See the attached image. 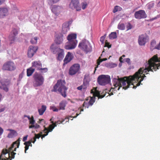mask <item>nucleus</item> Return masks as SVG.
<instances>
[{"instance_id": "f257e3e1", "label": "nucleus", "mask_w": 160, "mask_h": 160, "mask_svg": "<svg viewBox=\"0 0 160 160\" xmlns=\"http://www.w3.org/2000/svg\"><path fill=\"white\" fill-rule=\"evenodd\" d=\"M147 64L148 66H146L145 68H140L133 76L121 78H114L113 84L115 88L118 87L117 90H119L122 87L123 89L126 90L130 86L133 85V88H135L140 85L141 81L146 77L145 74L148 73V72L155 71L160 69V58L158 57L157 54L155 55L148 61Z\"/></svg>"}, {"instance_id": "f03ea898", "label": "nucleus", "mask_w": 160, "mask_h": 160, "mask_svg": "<svg viewBox=\"0 0 160 160\" xmlns=\"http://www.w3.org/2000/svg\"><path fill=\"white\" fill-rule=\"evenodd\" d=\"M66 82L65 80L59 79L58 80L56 83L53 86L52 90V92H59L62 96L65 98L67 96L66 92L68 88L65 86Z\"/></svg>"}, {"instance_id": "7ed1b4c3", "label": "nucleus", "mask_w": 160, "mask_h": 160, "mask_svg": "<svg viewBox=\"0 0 160 160\" xmlns=\"http://www.w3.org/2000/svg\"><path fill=\"white\" fill-rule=\"evenodd\" d=\"M77 37L76 33H71L68 35L67 38L68 42L65 46L66 49L69 50L75 48L78 42L76 40Z\"/></svg>"}, {"instance_id": "20e7f679", "label": "nucleus", "mask_w": 160, "mask_h": 160, "mask_svg": "<svg viewBox=\"0 0 160 160\" xmlns=\"http://www.w3.org/2000/svg\"><path fill=\"white\" fill-rule=\"evenodd\" d=\"M97 88H94L91 91V93L93 94V97H91L89 101L88 102L89 104L92 106L95 102V97H98L99 98H102L105 97L106 94V91L103 92V94L101 95L100 92L97 90Z\"/></svg>"}, {"instance_id": "39448f33", "label": "nucleus", "mask_w": 160, "mask_h": 160, "mask_svg": "<svg viewBox=\"0 0 160 160\" xmlns=\"http://www.w3.org/2000/svg\"><path fill=\"white\" fill-rule=\"evenodd\" d=\"M50 50L53 53H58L57 59L58 60L61 61L64 58V51L63 49L58 48L55 44H52L50 47Z\"/></svg>"}, {"instance_id": "423d86ee", "label": "nucleus", "mask_w": 160, "mask_h": 160, "mask_svg": "<svg viewBox=\"0 0 160 160\" xmlns=\"http://www.w3.org/2000/svg\"><path fill=\"white\" fill-rule=\"evenodd\" d=\"M20 138H19L17 141L14 142L11 145L8 150V158L10 160H11L12 159L14 158L15 155L16 154L15 152H13V151H16L17 148H18L20 144Z\"/></svg>"}, {"instance_id": "0eeeda50", "label": "nucleus", "mask_w": 160, "mask_h": 160, "mask_svg": "<svg viewBox=\"0 0 160 160\" xmlns=\"http://www.w3.org/2000/svg\"><path fill=\"white\" fill-rule=\"evenodd\" d=\"M34 82L33 86L37 87L42 86L44 83V79L43 75L40 73L35 72L33 75Z\"/></svg>"}, {"instance_id": "6e6552de", "label": "nucleus", "mask_w": 160, "mask_h": 160, "mask_svg": "<svg viewBox=\"0 0 160 160\" xmlns=\"http://www.w3.org/2000/svg\"><path fill=\"white\" fill-rule=\"evenodd\" d=\"M2 69L3 70L12 71L16 69V66L13 62L8 61L3 64Z\"/></svg>"}, {"instance_id": "1a4fd4ad", "label": "nucleus", "mask_w": 160, "mask_h": 160, "mask_svg": "<svg viewBox=\"0 0 160 160\" xmlns=\"http://www.w3.org/2000/svg\"><path fill=\"white\" fill-rule=\"evenodd\" d=\"M78 47L86 52H90L92 49V47L89 42L86 40H83L80 43Z\"/></svg>"}, {"instance_id": "9d476101", "label": "nucleus", "mask_w": 160, "mask_h": 160, "mask_svg": "<svg viewBox=\"0 0 160 160\" xmlns=\"http://www.w3.org/2000/svg\"><path fill=\"white\" fill-rule=\"evenodd\" d=\"M110 81V77L108 75H102L99 76L98 78V83L101 85H105L108 83Z\"/></svg>"}, {"instance_id": "9b49d317", "label": "nucleus", "mask_w": 160, "mask_h": 160, "mask_svg": "<svg viewBox=\"0 0 160 160\" xmlns=\"http://www.w3.org/2000/svg\"><path fill=\"white\" fill-rule=\"evenodd\" d=\"M10 80L7 79H3L1 80V85L0 86V89L4 91L7 92L9 91V85L10 83Z\"/></svg>"}, {"instance_id": "f8f14e48", "label": "nucleus", "mask_w": 160, "mask_h": 160, "mask_svg": "<svg viewBox=\"0 0 160 160\" xmlns=\"http://www.w3.org/2000/svg\"><path fill=\"white\" fill-rule=\"evenodd\" d=\"M69 7L71 9H76L77 11H80L81 9L78 0H72L69 4Z\"/></svg>"}, {"instance_id": "ddd939ff", "label": "nucleus", "mask_w": 160, "mask_h": 160, "mask_svg": "<svg viewBox=\"0 0 160 160\" xmlns=\"http://www.w3.org/2000/svg\"><path fill=\"white\" fill-rule=\"evenodd\" d=\"M80 65L78 63L73 64L70 68L69 70V74L71 75L75 74L79 70Z\"/></svg>"}, {"instance_id": "4468645a", "label": "nucleus", "mask_w": 160, "mask_h": 160, "mask_svg": "<svg viewBox=\"0 0 160 160\" xmlns=\"http://www.w3.org/2000/svg\"><path fill=\"white\" fill-rule=\"evenodd\" d=\"M134 16L136 18L140 19L146 18L147 15L144 10H140L135 13Z\"/></svg>"}, {"instance_id": "2eb2a0df", "label": "nucleus", "mask_w": 160, "mask_h": 160, "mask_svg": "<svg viewBox=\"0 0 160 160\" xmlns=\"http://www.w3.org/2000/svg\"><path fill=\"white\" fill-rule=\"evenodd\" d=\"M38 49L37 46H30L29 47L28 52V56L29 58L32 57Z\"/></svg>"}, {"instance_id": "dca6fc26", "label": "nucleus", "mask_w": 160, "mask_h": 160, "mask_svg": "<svg viewBox=\"0 0 160 160\" xmlns=\"http://www.w3.org/2000/svg\"><path fill=\"white\" fill-rule=\"evenodd\" d=\"M62 10V8L59 6L54 5L51 7L52 12L56 16H58Z\"/></svg>"}, {"instance_id": "f3484780", "label": "nucleus", "mask_w": 160, "mask_h": 160, "mask_svg": "<svg viewBox=\"0 0 160 160\" xmlns=\"http://www.w3.org/2000/svg\"><path fill=\"white\" fill-rule=\"evenodd\" d=\"M148 37L146 34L141 35L139 37L138 42L140 45H144L147 42Z\"/></svg>"}, {"instance_id": "a211bd4d", "label": "nucleus", "mask_w": 160, "mask_h": 160, "mask_svg": "<svg viewBox=\"0 0 160 160\" xmlns=\"http://www.w3.org/2000/svg\"><path fill=\"white\" fill-rule=\"evenodd\" d=\"M80 114V113H79V114L77 113L76 115L74 117L69 116V117H67L65 119H63L62 121L59 120L57 122H54V123H55L56 125H57L58 124H60L61 123L64 124L65 123L67 122H68L69 121V119H70V118H76L78 115H79Z\"/></svg>"}, {"instance_id": "6ab92c4d", "label": "nucleus", "mask_w": 160, "mask_h": 160, "mask_svg": "<svg viewBox=\"0 0 160 160\" xmlns=\"http://www.w3.org/2000/svg\"><path fill=\"white\" fill-rule=\"evenodd\" d=\"M73 58V56L71 53L68 52L63 60V65L70 62Z\"/></svg>"}, {"instance_id": "aec40b11", "label": "nucleus", "mask_w": 160, "mask_h": 160, "mask_svg": "<svg viewBox=\"0 0 160 160\" xmlns=\"http://www.w3.org/2000/svg\"><path fill=\"white\" fill-rule=\"evenodd\" d=\"M32 67H33L37 70H40L42 67V65L40 61H34L32 63Z\"/></svg>"}, {"instance_id": "412c9836", "label": "nucleus", "mask_w": 160, "mask_h": 160, "mask_svg": "<svg viewBox=\"0 0 160 160\" xmlns=\"http://www.w3.org/2000/svg\"><path fill=\"white\" fill-rule=\"evenodd\" d=\"M69 30V23L66 22L64 23L62 26V33L63 34H66Z\"/></svg>"}, {"instance_id": "4be33fe9", "label": "nucleus", "mask_w": 160, "mask_h": 160, "mask_svg": "<svg viewBox=\"0 0 160 160\" xmlns=\"http://www.w3.org/2000/svg\"><path fill=\"white\" fill-rule=\"evenodd\" d=\"M8 153V150L3 149L0 155V160H9L8 158L6 157L5 155Z\"/></svg>"}, {"instance_id": "5701e85b", "label": "nucleus", "mask_w": 160, "mask_h": 160, "mask_svg": "<svg viewBox=\"0 0 160 160\" xmlns=\"http://www.w3.org/2000/svg\"><path fill=\"white\" fill-rule=\"evenodd\" d=\"M63 36L62 34H60L57 35L55 41L57 44H60L62 42Z\"/></svg>"}, {"instance_id": "b1692460", "label": "nucleus", "mask_w": 160, "mask_h": 160, "mask_svg": "<svg viewBox=\"0 0 160 160\" xmlns=\"http://www.w3.org/2000/svg\"><path fill=\"white\" fill-rule=\"evenodd\" d=\"M7 130L10 131V132L8 133V137L9 138H12L14 136L17 135V133L16 131L14 130L8 129Z\"/></svg>"}, {"instance_id": "393cba45", "label": "nucleus", "mask_w": 160, "mask_h": 160, "mask_svg": "<svg viewBox=\"0 0 160 160\" xmlns=\"http://www.w3.org/2000/svg\"><path fill=\"white\" fill-rule=\"evenodd\" d=\"M8 10L6 8H0V18L3 17L7 13Z\"/></svg>"}, {"instance_id": "a878e982", "label": "nucleus", "mask_w": 160, "mask_h": 160, "mask_svg": "<svg viewBox=\"0 0 160 160\" xmlns=\"http://www.w3.org/2000/svg\"><path fill=\"white\" fill-rule=\"evenodd\" d=\"M67 103L66 100L62 101L59 104V110H65Z\"/></svg>"}, {"instance_id": "bb28decb", "label": "nucleus", "mask_w": 160, "mask_h": 160, "mask_svg": "<svg viewBox=\"0 0 160 160\" xmlns=\"http://www.w3.org/2000/svg\"><path fill=\"white\" fill-rule=\"evenodd\" d=\"M107 60V58H104L103 59H101L100 57H99V58L97 60V65L95 68V70L94 72V73H95V72L97 69V68L98 67V66L100 64V63L102 62L103 61H105Z\"/></svg>"}, {"instance_id": "cd10ccee", "label": "nucleus", "mask_w": 160, "mask_h": 160, "mask_svg": "<svg viewBox=\"0 0 160 160\" xmlns=\"http://www.w3.org/2000/svg\"><path fill=\"white\" fill-rule=\"evenodd\" d=\"M35 69L33 68L32 67L27 69V76L28 77L31 76L35 71Z\"/></svg>"}, {"instance_id": "c85d7f7f", "label": "nucleus", "mask_w": 160, "mask_h": 160, "mask_svg": "<svg viewBox=\"0 0 160 160\" xmlns=\"http://www.w3.org/2000/svg\"><path fill=\"white\" fill-rule=\"evenodd\" d=\"M47 107L45 105H42L41 108L38 109L39 114L40 115H42L46 110Z\"/></svg>"}, {"instance_id": "c756f323", "label": "nucleus", "mask_w": 160, "mask_h": 160, "mask_svg": "<svg viewBox=\"0 0 160 160\" xmlns=\"http://www.w3.org/2000/svg\"><path fill=\"white\" fill-rule=\"evenodd\" d=\"M32 140H31L28 142H25L24 143V145H25V153H26V151L28 149L29 147V146H32Z\"/></svg>"}, {"instance_id": "7c9ffc66", "label": "nucleus", "mask_w": 160, "mask_h": 160, "mask_svg": "<svg viewBox=\"0 0 160 160\" xmlns=\"http://www.w3.org/2000/svg\"><path fill=\"white\" fill-rule=\"evenodd\" d=\"M51 123L52 124L50 125L48 129V132H51L52 130L54 129L55 127L57 126V125H56L55 123H54L53 121H52Z\"/></svg>"}, {"instance_id": "2f4dec72", "label": "nucleus", "mask_w": 160, "mask_h": 160, "mask_svg": "<svg viewBox=\"0 0 160 160\" xmlns=\"http://www.w3.org/2000/svg\"><path fill=\"white\" fill-rule=\"evenodd\" d=\"M118 28L121 30H125V25L124 23L119 22L118 25Z\"/></svg>"}, {"instance_id": "473e14b6", "label": "nucleus", "mask_w": 160, "mask_h": 160, "mask_svg": "<svg viewBox=\"0 0 160 160\" xmlns=\"http://www.w3.org/2000/svg\"><path fill=\"white\" fill-rule=\"evenodd\" d=\"M109 37L110 39H111L116 38H117L116 32H111L109 35Z\"/></svg>"}, {"instance_id": "72a5a7b5", "label": "nucleus", "mask_w": 160, "mask_h": 160, "mask_svg": "<svg viewBox=\"0 0 160 160\" xmlns=\"http://www.w3.org/2000/svg\"><path fill=\"white\" fill-rule=\"evenodd\" d=\"M16 38L15 36H13L12 34H10L9 36V39L10 41L11 44L15 42Z\"/></svg>"}, {"instance_id": "f704fd0d", "label": "nucleus", "mask_w": 160, "mask_h": 160, "mask_svg": "<svg viewBox=\"0 0 160 160\" xmlns=\"http://www.w3.org/2000/svg\"><path fill=\"white\" fill-rule=\"evenodd\" d=\"M105 66L110 68H112L116 67L117 65L115 63H107L105 64Z\"/></svg>"}, {"instance_id": "c9c22d12", "label": "nucleus", "mask_w": 160, "mask_h": 160, "mask_svg": "<svg viewBox=\"0 0 160 160\" xmlns=\"http://www.w3.org/2000/svg\"><path fill=\"white\" fill-rule=\"evenodd\" d=\"M28 118L29 121V124H31L32 125L34 124L35 121L33 116H32L31 117H28Z\"/></svg>"}, {"instance_id": "e433bc0d", "label": "nucleus", "mask_w": 160, "mask_h": 160, "mask_svg": "<svg viewBox=\"0 0 160 160\" xmlns=\"http://www.w3.org/2000/svg\"><path fill=\"white\" fill-rule=\"evenodd\" d=\"M38 39V38L37 37H35L33 38H32L30 42L32 44H36L37 42Z\"/></svg>"}, {"instance_id": "4c0bfd02", "label": "nucleus", "mask_w": 160, "mask_h": 160, "mask_svg": "<svg viewBox=\"0 0 160 160\" xmlns=\"http://www.w3.org/2000/svg\"><path fill=\"white\" fill-rule=\"evenodd\" d=\"M59 0H48V3L52 5V4L58 2Z\"/></svg>"}, {"instance_id": "58836bf2", "label": "nucleus", "mask_w": 160, "mask_h": 160, "mask_svg": "<svg viewBox=\"0 0 160 160\" xmlns=\"http://www.w3.org/2000/svg\"><path fill=\"white\" fill-rule=\"evenodd\" d=\"M41 134H40V133H39V134H35V137H34L33 138V139H34V140L32 142L33 143H34L36 141V139L37 138H39L40 137H41Z\"/></svg>"}, {"instance_id": "ea45409f", "label": "nucleus", "mask_w": 160, "mask_h": 160, "mask_svg": "<svg viewBox=\"0 0 160 160\" xmlns=\"http://www.w3.org/2000/svg\"><path fill=\"white\" fill-rule=\"evenodd\" d=\"M81 7L83 10H84L87 7L88 4L86 2H84L81 3Z\"/></svg>"}, {"instance_id": "a19ab883", "label": "nucleus", "mask_w": 160, "mask_h": 160, "mask_svg": "<svg viewBox=\"0 0 160 160\" xmlns=\"http://www.w3.org/2000/svg\"><path fill=\"white\" fill-rule=\"evenodd\" d=\"M11 34H12L13 36H16L18 34V31L16 29L13 28L12 30Z\"/></svg>"}, {"instance_id": "79ce46f5", "label": "nucleus", "mask_w": 160, "mask_h": 160, "mask_svg": "<svg viewBox=\"0 0 160 160\" xmlns=\"http://www.w3.org/2000/svg\"><path fill=\"white\" fill-rule=\"evenodd\" d=\"M40 127V126L38 124H36L35 125H31L29 126V128H38Z\"/></svg>"}, {"instance_id": "37998d69", "label": "nucleus", "mask_w": 160, "mask_h": 160, "mask_svg": "<svg viewBox=\"0 0 160 160\" xmlns=\"http://www.w3.org/2000/svg\"><path fill=\"white\" fill-rule=\"evenodd\" d=\"M156 41L154 40H152L151 43V48L152 49L154 48H155V47H156Z\"/></svg>"}, {"instance_id": "c03bdc74", "label": "nucleus", "mask_w": 160, "mask_h": 160, "mask_svg": "<svg viewBox=\"0 0 160 160\" xmlns=\"http://www.w3.org/2000/svg\"><path fill=\"white\" fill-rule=\"evenodd\" d=\"M41 72L42 73H44L47 72L48 69L47 68H42V67L40 68V70Z\"/></svg>"}, {"instance_id": "a18cd8bd", "label": "nucleus", "mask_w": 160, "mask_h": 160, "mask_svg": "<svg viewBox=\"0 0 160 160\" xmlns=\"http://www.w3.org/2000/svg\"><path fill=\"white\" fill-rule=\"evenodd\" d=\"M90 106V105L89 104L88 102H84L82 105V107H85V108H88Z\"/></svg>"}, {"instance_id": "49530a36", "label": "nucleus", "mask_w": 160, "mask_h": 160, "mask_svg": "<svg viewBox=\"0 0 160 160\" xmlns=\"http://www.w3.org/2000/svg\"><path fill=\"white\" fill-rule=\"evenodd\" d=\"M106 37V34L104 35V36H102L100 38V41L103 44L105 39Z\"/></svg>"}, {"instance_id": "de8ad7c7", "label": "nucleus", "mask_w": 160, "mask_h": 160, "mask_svg": "<svg viewBox=\"0 0 160 160\" xmlns=\"http://www.w3.org/2000/svg\"><path fill=\"white\" fill-rule=\"evenodd\" d=\"M132 25L130 23H128L126 26L127 31L128 30L132 28Z\"/></svg>"}, {"instance_id": "09e8293b", "label": "nucleus", "mask_w": 160, "mask_h": 160, "mask_svg": "<svg viewBox=\"0 0 160 160\" xmlns=\"http://www.w3.org/2000/svg\"><path fill=\"white\" fill-rule=\"evenodd\" d=\"M50 108L54 112H58V109L55 106L51 107Z\"/></svg>"}, {"instance_id": "8fccbe9b", "label": "nucleus", "mask_w": 160, "mask_h": 160, "mask_svg": "<svg viewBox=\"0 0 160 160\" xmlns=\"http://www.w3.org/2000/svg\"><path fill=\"white\" fill-rule=\"evenodd\" d=\"M119 7L118 6H116L113 10V12L114 13L118 11V8Z\"/></svg>"}, {"instance_id": "3c124183", "label": "nucleus", "mask_w": 160, "mask_h": 160, "mask_svg": "<svg viewBox=\"0 0 160 160\" xmlns=\"http://www.w3.org/2000/svg\"><path fill=\"white\" fill-rule=\"evenodd\" d=\"M87 82H83V84L82 85V86H83V87H82V89H86L87 87Z\"/></svg>"}, {"instance_id": "603ef678", "label": "nucleus", "mask_w": 160, "mask_h": 160, "mask_svg": "<svg viewBox=\"0 0 160 160\" xmlns=\"http://www.w3.org/2000/svg\"><path fill=\"white\" fill-rule=\"evenodd\" d=\"M125 61L127 62L128 65H130L131 63L130 62V58H128L125 59Z\"/></svg>"}, {"instance_id": "864d4df0", "label": "nucleus", "mask_w": 160, "mask_h": 160, "mask_svg": "<svg viewBox=\"0 0 160 160\" xmlns=\"http://www.w3.org/2000/svg\"><path fill=\"white\" fill-rule=\"evenodd\" d=\"M105 47H107L108 48H110L111 47V45H109V43L107 42V41H105Z\"/></svg>"}, {"instance_id": "5fc2aeb1", "label": "nucleus", "mask_w": 160, "mask_h": 160, "mask_svg": "<svg viewBox=\"0 0 160 160\" xmlns=\"http://www.w3.org/2000/svg\"><path fill=\"white\" fill-rule=\"evenodd\" d=\"M47 132V133L46 134H42V132H40V134H41V137L42 138V139L43 138H44L45 136H46L48 134V131H47L46 132Z\"/></svg>"}, {"instance_id": "6e6d98bb", "label": "nucleus", "mask_w": 160, "mask_h": 160, "mask_svg": "<svg viewBox=\"0 0 160 160\" xmlns=\"http://www.w3.org/2000/svg\"><path fill=\"white\" fill-rule=\"evenodd\" d=\"M154 48V49H156L158 50H160V42L157 46L155 47Z\"/></svg>"}, {"instance_id": "4d7b16f0", "label": "nucleus", "mask_w": 160, "mask_h": 160, "mask_svg": "<svg viewBox=\"0 0 160 160\" xmlns=\"http://www.w3.org/2000/svg\"><path fill=\"white\" fill-rule=\"evenodd\" d=\"M3 129L1 127H0V136L2 135V134L3 133Z\"/></svg>"}, {"instance_id": "13d9d810", "label": "nucleus", "mask_w": 160, "mask_h": 160, "mask_svg": "<svg viewBox=\"0 0 160 160\" xmlns=\"http://www.w3.org/2000/svg\"><path fill=\"white\" fill-rule=\"evenodd\" d=\"M5 107H4L1 109H0V113L3 112L5 109Z\"/></svg>"}, {"instance_id": "bf43d9fd", "label": "nucleus", "mask_w": 160, "mask_h": 160, "mask_svg": "<svg viewBox=\"0 0 160 160\" xmlns=\"http://www.w3.org/2000/svg\"><path fill=\"white\" fill-rule=\"evenodd\" d=\"M122 59H123V58H122V57H121L120 58L119 60L120 62L123 63L124 62L122 60Z\"/></svg>"}, {"instance_id": "052dcab7", "label": "nucleus", "mask_w": 160, "mask_h": 160, "mask_svg": "<svg viewBox=\"0 0 160 160\" xmlns=\"http://www.w3.org/2000/svg\"><path fill=\"white\" fill-rule=\"evenodd\" d=\"M82 87H83V86H82V85H81L80 86L78 87L77 88V89L78 90H82Z\"/></svg>"}, {"instance_id": "680f3d73", "label": "nucleus", "mask_w": 160, "mask_h": 160, "mask_svg": "<svg viewBox=\"0 0 160 160\" xmlns=\"http://www.w3.org/2000/svg\"><path fill=\"white\" fill-rule=\"evenodd\" d=\"M27 137H28V135L24 137L23 138V141L25 142L27 139Z\"/></svg>"}, {"instance_id": "e2e57ef3", "label": "nucleus", "mask_w": 160, "mask_h": 160, "mask_svg": "<svg viewBox=\"0 0 160 160\" xmlns=\"http://www.w3.org/2000/svg\"><path fill=\"white\" fill-rule=\"evenodd\" d=\"M48 131V128H45L44 129V133L45 134H46L47 133L46 132L47 131Z\"/></svg>"}, {"instance_id": "0e129e2a", "label": "nucleus", "mask_w": 160, "mask_h": 160, "mask_svg": "<svg viewBox=\"0 0 160 160\" xmlns=\"http://www.w3.org/2000/svg\"><path fill=\"white\" fill-rule=\"evenodd\" d=\"M5 0H0V5L2 4L5 1Z\"/></svg>"}, {"instance_id": "69168bd1", "label": "nucleus", "mask_w": 160, "mask_h": 160, "mask_svg": "<svg viewBox=\"0 0 160 160\" xmlns=\"http://www.w3.org/2000/svg\"><path fill=\"white\" fill-rule=\"evenodd\" d=\"M2 98V95L1 94V92H0V101H1Z\"/></svg>"}, {"instance_id": "338daca9", "label": "nucleus", "mask_w": 160, "mask_h": 160, "mask_svg": "<svg viewBox=\"0 0 160 160\" xmlns=\"http://www.w3.org/2000/svg\"><path fill=\"white\" fill-rule=\"evenodd\" d=\"M24 117H27L28 118V117H30L29 116H27L26 115H24Z\"/></svg>"}, {"instance_id": "774afa93", "label": "nucleus", "mask_w": 160, "mask_h": 160, "mask_svg": "<svg viewBox=\"0 0 160 160\" xmlns=\"http://www.w3.org/2000/svg\"><path fill=\"white\" fill-rule=\"evenodd\" d=\"M22 74H20L19 75V78L21 77V78H22Z\"/></svg>"}]
</instances>
